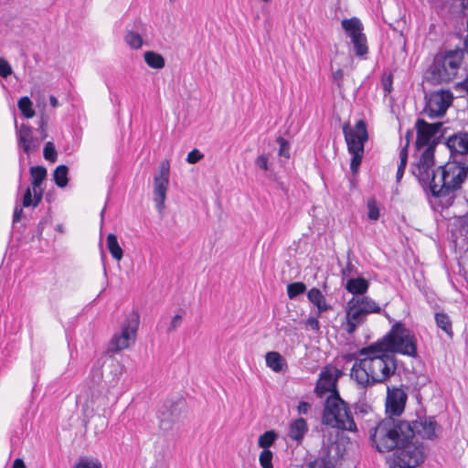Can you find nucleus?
<instances>
[{"mask_svg":"<svg viewBox=\"0 0 468 468\" xmlns=\"http://www.w3.org/2000/svg\"><path fill=\"white\" fill-rule=\"evenodd\" d=\"M364 152L365 150L361 149V145L359 147L351 145L350 150H348V153L352 155L350 161V170L352 173L355 174L358 171L364 156Z\"/></svg>","mask_w":468,"mask_h":468,"instance_id":"obj_37","label":"nucleus"},{"mask_svg":"<svg viewBox=\"0 0 468 468\" xmlns=\"http://www.w3.org/2000/svg\"><path fill=\"white\" fill-rule=\"evenodd\" d=\"M32 105V101L27 96L21 97L17 102V107L19 111L21 112L22 115L27 119H30L35 115V111Z\"/></svg>","mask_w":468,"mask_h":468,"instance_id":"obj_38","label":"nucleus"},{"mask_svg":"<svg viewBox=\"0 0 468 468\" xmlns=\"http://www.w3.org/2000/svg\"><path fill=\"white\" fill-rule=\"evenodd\" d=\"M369 288V282L364 277L349 278L346 290L353 295H364Z\"/></svg>","mask_w":468,"mask_h":468,"instance_id":"obj_23","label":"nucleus"},{"mask_svg":"<svg viewBox=\"0 0 468 468\" xmlns=\"http://www.w3.org/2000/svg\"><path fill=\"white\" fill-rule=\"evenodd\" d=\"M124 39L127 45L134 49L140 48L143 45V38L141 35L132 30L126 33Z\"/></svg>","mask_w":468,"mask_h":468,"instance_id":"obj_41","label":"nucleus"},{"mask_svg":"<svg viewBox=\"0 0 468 468\" xmlns=\"http://www.w3.org/2000/svg\"><path fill=\"white\" fill-rule=\"evenodd\" d=\"M445 65L447 71L454 79L458 73V69L463 61V51L460 48L455 49H446L437 53Z\"/></svg>","mask_w":468,"mask_h":468,"instance_id":"obj_20","label":"nucleus"},{"mask_svg":"<svg viewBox=\"0 0 468 468\" xmlns=\"http://www.w3.org/2000/svg\"><path fill=\"white\" fill-rule=\"evenodd\" d=\"M12 72V68L7 60L0 57V77L6 79Z\"/></svg>","mask_w":468,"mask_h":468,"instance_id":"obj_50","label":"nucleus"},{"mask_svg":"<svg viewBox=\"0 0 468 468\" xmlns=\"http://www.w3.org/2000/svg\"><path fill=\"white\" fill-rule=\"evenodd\" d=\"M318 315L316 317H309L305 321V324L309 327H311L314 331H319L320 329V323L318 321Z\"/></svg>","mask_w":468,"mask_h":468,"instance_id":"obj_55","label":"nucleus"},{"mask_svg":"<svg viewBox=\"0 0 468 468\" xmlns=\"http://www.w3.org/2000/svg\"><path fill=\"white\" fill-rule=\"evenodd\" d=\"M450 239L455 248L468 250V213L452 227Z\"/></svg>","mask_w":468,"mask_h":468,"instance_id":"obj_19","label":"nucleus"},{"mask_svg":"<svg viewBox=\"0 0 468 468\" xmlns=\"http://www.w3.org/2000/svg\"><path fill=\"white\" fill-rule=\"evenodd\" d=\"M15 129L17 145L25 154H29L39 148L42 139L34 136L33 128L29 124L18 125L15 118Z\"/></svg>","mask_w":468,"mask_h":468,"instance_id":"obj_12","label":"nucleus"},{"mask_svg":"<svg viewBox=\"0 0 468 468\" xmlns=\"http://www.w3.org/2000/svg\"><path fill=\"white\" fill-rule=\"evenodd\" d=\"M310 409L311 405L306 401H300L297 406V411L299 414H307Z\"/></svg>","mask_w":468,"mask_h":468,"instance_id":"obj_56","label":"nucleus"},{"mask_svg":"<svg viewBox=\"0 0 468 468\" xmlns=\"http://www.w3.org/2000/svg\"><path fill=\"white\" fill-rule=\"evenodd\" d=\"M23 207H19V206L15 207L14 214H13V223H16V222L20 221L22 215H23Z\"/></svg>","mask_w":468,"mask_h":468,"instance_id":"obj_57","label":"nucleus"},{"mask_svg":"<svg viewBox=\"0 0 468 468\" xmlns=\"http://www.w3.org/2000/svg\"><path fill=\"white\" fill-rule=\"evenodd\" d=\"M423 78L431 85L448 83L453 80L438 54L434 56L433 61L425 71Z\"/></svg>","mask_w":468,"mask_h":468,"instance_id":"obj_17","label":"nucleus"},{"mask_svg":"<svg viewBox=\"0 0 468 468\" xmlns=\"http://www.w3.org/2000/svg\"><path fill=\"white\" fill-rule=\"evenodd\" d=\"M448 127L444 126L442 122V129L437 135H435L431 143L425 146V149L420 154L417 162L412 163L410 165V171L413 176L420 175V173H425V171L431 170V168L435 165V149L438 144L442 143V140L446 139L445 134L447 133Z\"/></svg>","mask_w":468,"mask_h":468,"instance_id":"obj_9","label":"nucleus"},{"mask_svg":"<svg viewBox=\"0 0 468 468\" xmlns=\"http://www.w3.org/2000/svg\"><path fill=\"white\" fill-rule=\"evenodd\" d=\"M12 468H26V465L22 459L16 458L13 463Z\"/></svg>","mask_w":468,"mask_h":468,"instance_id":"obj_62","label":"nucleus"},{"mask_svg":"<svg viewBox=\"0 0 468 468\" xmlns=\"http://www.w3.org/2000/svg\"><path fill=\"white\" fill-rule=\"evenodd\" d=\"M462 51H463V58H465V55L468 58V40H463V48H461Z\"/></svg>","mask_w":468,"mask_h":468,"instance_id":"obj_64","label":"nucleus"},{"mask_svg":"<svg viewBox=\"0 0 468 468\" xmlns=\"http://www.w3.org/2000/svg\"><path fill=\"white\" fill-rule=\"evenodd\" d=\"M354 413L357 420L364 419L366 417H368V419H366V422L368 423V428L370 427L369 422L375 421L373 420V417H375L374 411L370 405H368L367 402L364 401H358L353 405ZM376 420H378L376 419Z\"/></svg>","mask_w":468,"mask_h":468,"instance_id":"obj_26","label":"nucleus"},{"mask_svg":"<svg viewBox=\"0 0 468 468\" xmlns=\"http://www.w3.org/2000/svg\"><path fill=\"white\" fill-rule=\"evenodd\" d=\"M408 400V394L403 390L402 386L387 387V397L385 402L386 417L400 418L405 410Z\"/></svg>","mask_w":468,"mask_h":468,"instance_id":"obj_10","label":"nucleus"},{"mask_svg":"<svg viewBox=\"0 0 468 468\" xmlns=\"http://www.w3.org/2000/svg\"><path fill=\"white\" fill-rule=\"evenodd\" d=\"M416 141L415 148L420 151L431 143V139L442 129V122H428L424 119H417L415 122Z\"/></svg>","mask_w":468,"mask_h":468,"instance_id":"obj_13","label":"nucleus"},{"mask_svg":"<svg viewBox=\"0 0 468 468\" xmlns=\"http://www.w3.org/2000/svg\"><path fill=\"white\" fill-rule=\"evenodd\" d=\"M406 167H407V164H402V163L399 164L397 173H396L397 183H399L401 180V178L403 177Z\"/></svg>","mask_w":468,"mask_h":468,"instance_id":"obj_60","label":"nucleus"},{"mask_svg":"<svg viewBox=\"0 0 468 468\" xmlns=\"http://www.w3.org/2000/svg\"><path fill=\"white\" fill-rule=\"evenodd\" d=\"M342 27L350 38L363 34V24L357 17L346 18L342 21Z\"/></svg>","mask_w":468,"mask_h":468,"instance_id":"obj_25","label":"nucleus"},{"mask_svg":"<svg viewBox=\"0 0 468 468\" xmlns=\"http://www.w3.org/2000/svg\"><path fill=\"white\" fill-rule=\"evenodd\" d=\"M384 90L388 92H390L392 90V76L389 75L386 80H383Z\"/></svg>","mask_w":468,"mask_h":468,"instance_id":"obj_61","label":"nucleus"},{"mask_svg":"<svg viewBox=\"0 0 468 468\" xmlns=\"http://www.w3.org/2000/svg\"><path fill=\"white\" fill-rule=\"evenodd\" d=\"M107 249L114 260L121 261L122 259L123 250L119 245L117 236L113 233L107 236Z\"/></svg>","mask_w":468,"mask_h":468,"instance_id":"obj_31","label":"nucleus"},{"mask_svg":"<svg viewBox=\"0 0 468 468\" xmlns=\"http://www.w3.org/2000/svg\"><path fill=\"white\" fill-rule=\"evenodd\" d=\"M265 361L268 367L272 369L274 372H282L287 367V362L285 358L276 351L267 352L265 356Z\"/></svg>","mask_w":468,"mask_h":468,"instance_id":"obj_24","label":"nucleus"},{"mask_svg":"<svg viewBox=\"0 0 468 468\" xmlns=\"http://www.w3.org/2000/svg\"><path fill=\"white\" fill-rule=\"evenodd\" d=\"M44 158L49 162H55L58 157V153L52 142L46 143L43 150Z\"/></svg>","mask_w":468,"mask_h":468,"instance_id":"obj_43","label":"nucleus"},{"mask_svg":"<svg viewBox=\"0 0 468 468\" xmlns=\"http://www.w3.org/2000/svg\"><path fill=\"white\" fill-rule=\"evenodd\" d=\"M341 375L342 372L336 367H324L314 388L317 397L323 398L327 392L333 394L335 391H338L337 379Z\"/></svg>","mask_w":468,"mask_h":468,"instance_id":"obj_14","label":"nucleus"},{"mask_svg":"<svg viewBox=\"0 0 468 468\" xmlns=\"http://www.w3.org/2000/svg\"><path fill=\"white\" fill-rule=\"evenodd\" d=\"M74 468H102V466L99 461L80 459V462L75 464Z\"/></svg>","mask_w":468,"mask_h":468,"instance_id":"obj_49","label":"nucleus"},{"mask_svg":"<svg viewBox=\"0 0 468 468\" xmlns=\"http://www.w3.org/2000/svg\"><path fill=\"white\" fill-rule=\"evenodd\" d=\"M444 144L450 151V156L468 161V132L454 133L445 139Z\"/></svg>","mask_w":468,"mask_h":468,"instance_id":"obj_16","label":"nucleus"},{"mask_svg":"<svg viewBox=\"0 0 468 468\" xmlns=\"http://www.w3.org/2000/svg\"><path fill=\"white\" fill-rule=\"evenodd\" d=\"M69 168L65 165H58L53 172V179L57 186L63 188L69 183Z\"/></svg>","mask_w":468,"mask_h":468,"instance_id":"obj_34","label":"nucleus"},{"mask_svg":"<svg viewBox=\"0 0 468 468\" xmlns=\"http://www.w3.org/2000/svg\"><path fill=\"white\" fill-rule=\"evenodd\" d=\"M29 172L32 178L31 185L33 190L42 189L41 186L48 175L46 167L42 165L31 166Z\"/></svg>","mask_w":468,"mask_h":468,"instance_id":"obj_27","label":"nucleus"},{"mask_svg":"<svg viewBox=\"0 0 468 468\" xmlns=\"http://www.w3.org/2000/svg\"><path fill=\"white\" fill-rule=\"evenodd\" d=\"M278 437V432L274 430L266 431L260 435L258 439V446L262 448V450H270L269 448L275 443Z\"/></svg>","mask_w":468,"mask_h":468,"instance_id":"obj_35","label":"nucleus"},{"mask_svg":"<svg viewBox=\"0 0 468 468\" xmlns=\"http://www.w3.org/2000/svg\"><path fill=\"white\" fill-rule=\"evenodd\" d=\"M308 431L306 420L300 417L290 423L288 436L299 445L302 444Z\"/></svg>","mask_w":468,"mask_h":468,"instance_id":"obj_22","label":"nucleus"},{"mask_svg":"<svg viewBox=\"0 0 468 468\" xmlns=\"http://www.w3.org/2000/svg\"><path fill=\"white\" fill-rule=\"evenodd\" d=\"M322 422L342 431H357L353 412L348 403L340 397L339 391H335L326 398Z\"/></svg>","mask_w":468,"mask_h":468,"instance_id":"obj_5","label":"nucleus"},{"mask_svg":"<svg viewBox=\"0 0 468 468\" xmlns=\"http://www.w3.org/2000/svg\"><path fill=\"white\" fill-rule=\"evenodd\" d=\"M181 324H182V315L181 314H176L173 317V319H172V321H171V323H170V324H169V326L167 328V333H171L173 331H176L178 327L181 326Z\"/></svg>","mask_w":468,"mask_h":468,"instance_id":"obj_53","label":"nucleus"},{"mask_svg":"<svg viewBox=\"0 0 468 468\" xmlns=\"http://www.w3.org/2000/svg\"><path fill=\"white\" fill-rule=\"evenodd\" d=\"M365 358L357 359L356 354L348 355L347 360L356 359L351 369V377L361 386L372 387L378 383H384L393 375L398 368V360L394 355L387 352H375L359 354Z\"/></svg>","mask_w":468,"mask_h":468,"instance_id":"obj_3","label":"nucleus"},{"mask_svg":"<svg viewBox=\"0 0 468 468\" xmlns=\"http://www.w3.org/2000/svg\"><path fill=\"white\" fill-rule=\"evenodd\" d=\"M169 176H170V164L168 160H164L161 162L159 168H158V174L154 176V178H167L169 181Z\"/></svg>","mask_w":468,"mask_h":468,"instance_id":"obj_48","label":"nucleus"},{"mask_svg":"<svg viewBox=\"0 0 468 468\" xmlns=\"http://www.w3.org/2000/svg\"><path fill=\"white\" fill-rule=\"evenodd\" d=\"M306 291V285L303 282H295L287 285V295L289 299L292 300L299 295L304 293Z\"/></svg>","mask_w":468,"mask_h":468,"instance_id":"obj_39","label":"nucleus"},{"mask_svg":"<svg viewBox=\"0 0 468 468\" xmlns=\"http://www.w3.org/2000/svg\"><path fill=\"white\" fill-rule=\"evenodd\" d=\"M145 63L152 69H160L165 67V61L162 55L154 51H146L144 54Z\"/></svg>","mask_w":468,"mask_h":468,"instance_id":"obj_33","label":"nucleus"},{"mask_svg":"<svg viewBox=\"0 0 468 468\" xmlns=\"http://www.w3.org/2000/svg\"><path fill=\"white\" fill-rule=\"evenodd\" d=\"M422 112L430 119L442 118L452 103L453 94L450 90H439L425 94Z\"/></svg>","mask_w":468,"mask_h":468,"instance_id":"obj_7","label":"nucleus"},{"mask_svg":"<svg viewBox=\"0 0 468 468\" xmlns=\"http://www.w3.org/2000/svg\"><path fill=\"white\" fill-rule=\"evenodd\" d=\"M203 156L204 155L197 149H193L188 153L186 156V162L193 165L200 161Z\"/></svg>","mask_w":468,"mask_h":468,"instance_id":"obj_51","label":"nucleus"},{"mask_svg":"<svg viewBox=\"0 0 468 468\" xmlns=\"http://www.w3.org/2000/svg\"><path fill=\"white\" fill-rule=\"evenodd\" d=\"M356 300L358 301L359 308L367 311L365 313L366 315L369 314H380L382 311L381 307L367 296H362L360 298H356Z\"/></svg>","mask_w":468,"mask_h":468,"instance_id":"obj_32","label":"nucleus"},{"mask_svg":"<svg viewBox=\"0 0 468 468\" xmlns=\"http://www.w3.org/2000/svg\"><path fill=\"white\" fill-rule=\"evenodd\" d=\"M412 136H413V131L411 129H409L405 134V140H406L405 145L410 146V143Z\"/></svg>","mask_w":468,"mask_h":468,"instance_id":"obj_63","label":"nucleus"},{"mask_svg":"<svg viewBox=\"0 0 468 468\" xmlns=\"http://www.w3.org/2000/svg\"><path fill=\"white\" fill-rule=\"evenodd\" d=\"M424 193L431 195L442 209L454 203L456 193L468 180V161L450 156L442 165L414 176Z\"/></svg>","mask_w":468,"mask_h":468,"instance_id":"obj_2","label":"nucleus"},{"mask_svg":"<svg viewBox=\"0 0 468 468\" xmlns=\"http://www.w3.org/2000/svg\"><path fill=\"white\" fill-rule=\"evenodd\" d=\"M409 145H404L399 152V163L408 164Z\"/></svg>","mask_w":468,"mask_h":468,"instance_id":"obj_59","label":"nucleus"},{"mask_svg":"<svg viewBox=\"0 0 468 468\" xmlns=\"http://www.w3.org/2000/svg\"><path fill=\"white\" fill-rule=\"evenodd\" d=\"M367 218L370 220L376 221L380 217V208L375 197H370L367 202Z\"/></svg>","mask_w":468,"mask_h":468,"instance_id":"obj_40","label":"nucleus"},{"mask_svg":"<svg viewBox=\"0 0 468 468\" xmlns=\"http://www.w3.org/2000/svg\"><path fill=\"white\" fill-rule=\"evenodd\" d=\"M367 311H364L359 308L358 301L356 297H352L346 303V331L347 334H353L358 325L363 324L366 321L367 315L365 314Z\"/></svg>","mask_w":468,"mask_h":468,"instance_id":"obj_18","label":"nucleus"},{"mask_svg":"<svg viewBox=\"0 0 468 468\" xmlns=\"http://www.w3.org/2000/svg\"><path fill=\"white\" fill-rule=\"evenodd\" d=\"M307 468H335L330 450H323L317 458L307 464Z\"/></svg>","mask_w":468,"mask_h":468,"instance_id":"obj_29","label":"nucleus"},{"mask_svg":"<svg viewBox=\"0 0 468 468\" xmlns=\"http://www.w3.org/2000/svg\"><path fill=\"white\" fill-rule=\"evenodd\" d=\"M34 194H32V190L29 186L25 190L23 198H22V207H36L41 202L43 197V189L33 190Z\"/></svg>","mask_w":468,"mask_h":468,"instance_id":"obj_28","label":"nucleus"},{"mask_svg":"<svg viewBox=\"0 0 468 468\" xmlns=\"http://www.w3.org/2000/svg\"><path fill=\"white\" fill-rule=\"evenodd\" d=\"M435 323L438 328L441 329L446 335L449 337V339L453 338V330H452V324L450 316L443 313L439 312L435 314Z\"/></svg>","mask_w":468,"mask_h":468,"instance_id":"obj_30","label":"nucleus"},{"mask_svg":"<svg viewBox=\"0 0 468 468\" xmlns=\"http://www.w3.org/2000/svg\"><path fill=\"white\" fill-rule=\"evenodd\" d=\"M272 459L273 452L271 450H262L259 457L261 468H273Z\"/></svg>","mask_w":468,"mask_h":468,"instance_id":"obj_42","label":"nucleus"},{"mask_svg":"<svg viewBox=\"0 0 468 468\" xmlns=\"http://www.w3.org/2000/svg\"><path fill=\"white\" fill-rule=\"evenodd\" d=\"M368 433L372 446L378 452L396 451L399 467L415 468L425 460L423 443L412 441L411 428L404 419L385 417L375 420Z\"/></svg>","mask_w":468,"mask_h":468,"instance_id":"obj_1","label":"nucleus"},{"mask_svg":"<svg viewBox=\"0 0 468 468\" xmlns=\"http://www.w3.org/2000/svg\"><path fill=\"white\" fill-rule=\"evenodd\" d=\"M351 42L356 56L363 57L368 53L367 40L364 33L351 38Z\"/></svg>","mask_w":468,"mask_h":468,"instance_id":"obj_36","label":"nucleus"},{"mask_svg":"<svg viewBox=\"0 0 468 468\" xmlns=\"http://www.w3.org/2000/svg\"><path fill=\"white\" fill-rule=\"evenodd\" d=\"M307 298L315 306L318 305L322 300H324V296L322 292L317 288H312L309 290L307 292Z\"/></svg>","mask_w":468,"mask_h":468,"instance_id":"obj_46","label":"nucleus"},{"mask_svg":"<svg viewBox=\"0 0 468 468\" xmlns=\"http://www.w3.org/2000/svg\"><path fill=\"white\" fill-rule=\"evenodd\" d=\"M186 409V402L182 399L165 400L158 409L156 417L159 428L164 432L170 431L181 418Z\"/></svg>","mask_w":468,"mask_h":468,"instance_id":"obj_8","label":"nucleus"},{"mask_svg":"<svg viewBox=\"0 0 468 468\" xmlns=\"http://www.w3.org/2000/svg\"><path fill=\"white\" fill-rule=\"evenodd\" d=\"M350 254H351V251L348 250V253H347V258H348L347 263H346V267L341 271V275H342V279L343 280H345L346 278H347L351 274H358L357 268L350 261Z\"/></svg>","mask_w":468,"mask_h":468,"instance_id":"obj_47","label":"nucleus"},{"mask_svg":"<svg viewBox=\"0 0 468 468\" xmlns=\"http://www.w3.org/2000/svg\"><path fill=\"white\" fill-rule=\"evenodd\" d=\"M343 133L347 144V150H350L351 145L355 147L361 145V149L364 150L365 144L368 141L367 122L364 120H358L354 128H351L349 123H345Z\"/></svg>","mask_w":468,"mask_h":468,"instance_id":"obj_15","label":"nucleus"},{"mask_svg":"<svg viewBox=\"0 0 468 468\" xmlns=\"http://www.w3.org/2000/svg\"><path fill=\"white\" fill-rule=\"evenodd\" d=\"M255 165L260 168V169H262L264 171H267L269 170V161H268V157L264 154H261V155H259L256 159H255Z\"/></svg>","mask_w":468,"mask_h":468,"instance_id":"obj_52","label":"nucleus"},{"mask_svg":"<svg viewBox=\"0 0 468 468\" xmlns=\"http://www.w3.org/2000/svg\"><path fill=\"white\" fill-rule=\"evenodd\" d=\"M277 143L280 146L278 154L280 156L285 157L287 159L290 158V144H289V142L286 139H284L283 137L279 136L277 138Z\"/></svg>","mask_w":468,"mask_h":468,"instance_id":"obj_45","label":"nucleus"},{"mask_svg":"<svg viewBox=\"0 0 468 468\" xmlns=\"http://www.w3.org/2000/svg\"><path fill=\"white\" fill-rule=\"evenodd\" d=\"M48 115H45V114H41L40 117H39V120H38V122H37V132L39 133L40 134V139H42V141H44L48 136V132H47V128H48Z\"/></svg>","mask_w":468,"mask_h":468,"instance_id":"obj_44","label":"nucleus"},{"mask_svg":"<svg viewBox=\"0 0 468 468\" xmlns=\"http://www.w3.org/2000/svg\"><path fill=\"white\" fill-rule=\"evenodd\" d=\"M344 71L341 69H336L332 73L333 81L336 83L339 89L343 86Z\"/></svg>","mask_w":468,"mask_h":468,"instance_id":"obj_54","label":"nucleus"},{"mask_svg":"<svg viewBox=\"0 0 468 468\" xmlns=\"http://www.w3.org/2000/svg\"><path fill=\"white\" fill-rule=\"evenodd\" d=\"M168 186L167 178H154V201L159 213H162L165 208Z\"/></svg>","mask_w":468,"mask_h":468,"instance_id":"obj_21","label":"nucleus"},{"mask_svg":"<svg viewBox=\"0 0 468 468\" xmlns=\"http://www.w3.org/2000/svg\"><path fill=\"white\" fill-rule=\"evenodd\" d=\"M316 308L318 311V316H320V314L325 311L332 310V306L326 303L325 299L322 300L321 303L318 305H316Z\"/></svg>","mask_w":468,"mask_h":468,"instance_id":"obj_58","label":"nucleus"},{"mask_svg":"<svg viewBox=\"0 0 468 468\" xmlns=\"http://www.w3.org/2000/svg\"><path fill=\"white\" fill-rule=\"evenodd\" d=\"M412 431V441L415 437H420L422 440L435 441L438 439L437 431L441 429L439 423L436 421L434 416H427L424 409H420L415 411L414 416L410 415L409 419H404Z\"/></svg>","mask_w":468,"mask_h":468,"instance_id":"obj_6","label":"nucleus"},{"mask_svg":"<svg viewBox=\"0 0 468 468\" xmlns=\"http://www.w3.org/2000/svg\"><path fill=\"white\" fill-rule=\"evenodd\" d=\"M139 326V315L133 313L132 317L127 319L126 323L122 327L120 335H114L111 340V350L118 352L130 346L131 340L135 336L136 331Z\"/></svg>","mask_w":468,"mask_h":468,"instance_id":"obj_11","label":"nucleus"},{"mask_svg":"<svg viewBox=\"0 0 468 468\" xmlns=\"http://www.w3.org/2000/svg\"><path fill=\"white\" fill-rule=\"evenodd\" d=\"M418 340L415 334L402 322H396L390 330L377 342L362 347L358 354L387 352L389 355L400 354L413 358L418 357Z\"/></svg>","mask_w":468,"mask_h":468,"instance_id":"obj_4","label":"nucleus"}]
</instances>
